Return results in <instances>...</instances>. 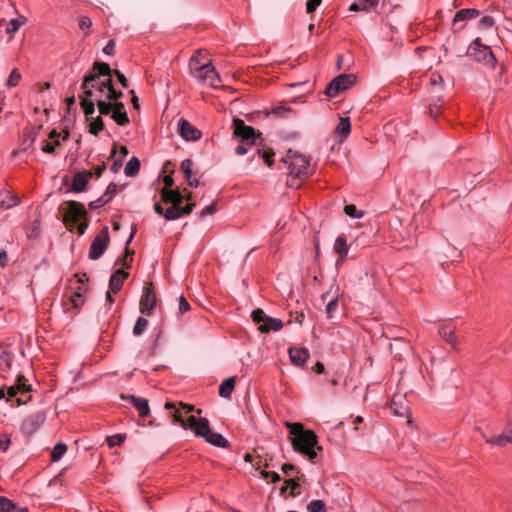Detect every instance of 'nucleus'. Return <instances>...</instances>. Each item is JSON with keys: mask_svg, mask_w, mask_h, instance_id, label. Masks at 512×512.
Returning a JSON list of instances; mask_svg holds the SVG:
<instances>
[{"mask_svg": "<svg viewBox=\"0 0 512 512\" xmlns=\"http://www.w3.org/2000/svg\"><path fill=\"white\" fill-rule=\"evenodd\" d=\"M261 476H262L264 479L271 478V481H272L273 483L278 482V481H280V479H281V478H280V475H279L277 472H274V471H272V472H268V471L263 470V471H261Z\"/></svg>", "mask_w": 512, "mask_h": 512, "instance_id": "4d7b16f0", "label": "nucleus"}, {"mask_svg": "<svg viewBox=\"0 0 512 512\" xmlns=\"http://www.w3.org/2000/svg\"><path fill=\"white\" fill-rule=\"evenodd\" d=\"M178 130L180 136L186 141H197L202 136L201 131L184 118L179 119Z\"/></svg>", "mask_w": 512, "mask_h": 512, "instance_id": "9b49d317", "label": "nucleus"}, {"mask_svg": "<svg viewBox=\"0 0 512 512\" xmlns=\"http://www.w3.org/2000/svg\"><path fill=\"white\" fill-rule=\"evenodd\" d=\"M337 307H338V298L335 297V298L331 299L328 302V304L326 305L325 311H326L328 318L332 317V314L337 309Z\"/></svg>", "mask_w": 512, "mask_h": 512, "instance_id": "864d4df0", "label": "nucleus"}, {"mask_svg": "<svg viewBox=\"0 0 512 512\" xmlns=\"http://www.w3.org/2000/svg\"><path fill=\"white\" fill-rule=\"evenodd\" d=\"M110 242L109 236V228L104 226L94 237L90 249H89V259L97 260L99 259L104 252L106 251L108 244Z\"/></svg>", "mask_w": 512, "mask_h": 512, "instance_id": "39448f33", "label": "nucleus"}, {"mask_svg": "<svg viewBox=\"0 0 512 512\" xmlns=\"http://www.w3.org/2000/svg\"><path fill=\"white\" fill-rule=\"evenodd\" d=\"M194 432L197 437L205 438L210 432L209 421L206 418H196L195 416L188 417V426Z\"/></svg>", "mask_w": 512, "mask_h": 512, "instance_id": "f8f14e48", "label": "nucleus"}, {"mask_svg": "<svg viewBox=\"0 0 512 512\" xmlns=\"http://www.w3.org/2000/svg\"><path fill=\"white\" fill-rule=\"evenodd\" d=\"M235 377L226 378L219 387V395L222 398H229L235 388Z\"/></svg>", "mask_w": 512, "mask_h": 512, "instance_id": "a878e982", "label": "nucleus"}, {"mask_svg": "<svg viewBox=\"0 0 512 512\" xmlns=\"http://www.w3.org/2000/svg\"><path fill=\"white\" fill-rule=\"evenodd\" d=\"M67 452V446L63 443L56 444L51 452V460L53 462L59 461Z\"/></svg>", "mask_w": 512, "mask_h": 512, "instance_id": "f704fd0d", "label": "nucleus"}, {"mask_svg": "<svg viewBox=\"0 0 512 512\" xmlns=\"http://www.w3.org/2000/svg\"><path fill=\"white\" fill-rule=\"evenodd\" d=\"M71 302L73 304V307L78 308V307L82 306L84 300L80 293H76L72 296Z\"/></svg>", "mask_w": 512, "mask_h": 512, "instance_id": "0e129e2a", "label": "nucleus"}, {"mask_svg": "<svg viewBox=\"0 0 512 512\" xmlns=\"http://www.w3.org/2000/svg\"><path fill=\"white\" fill-rule=\"evenodd\" d=\"M480 12L477 9H461L456 12L453 25L456 26L459 22H465L468 19H473L479 16Z\"/></svg>", "mask_w": 512, "mask_h": 512, "instance_id": "b1692460", "label": "nucleus"}, {"mask_svg": "<svg viewBox=\"0 0 512 512\" xmlns=\"http://www.w3.org/2000/svg\"><path fill=\"white\" fill-rule=\"evenodd\" d=\"M80 105L83 109L86 120H89L90 117L95 112V102L93 100H89V99H81Z\"/></svg>", "mask_w": 512, "mask_h": 512, "instance_id": "72a5a7b5", "label": "nucleus"}, {"mask_svg": "<svg viewBox=\"0 0 512 512\" xmlns=\"http://www.w3.org/2000/svg\"><path fill=\"white\" fill-rule=\"evenodd\" d=\"M78 25L81 30L89 29L92 26V21L88 16H80Z\"/></svg>", "mask_w": 512, "mask_h": 512, "instance_id": "5fc2aeb1", "label": "nucleus"}, {"mask_svg": "<svg viewBox=\"0 0 512 512\" xmlns=\"http://www.w3.org/2000/svg\"><path fill=\"white\" fill-rule=\"evenodd\" d=\"M344 211L348 216L353 218H361L363 216V212H359L353 204L346 205Z\"/></svg>", "mask_w": 512, "mask_h": 512, "instance_id": "3c124183", "label": "nucleus"}, {"mask_svg": "<svg viewBox=\"0 0 512 512\" xmlns=\"http://www.w3.org/2000/svg\"><path fill=\"white\" fill-rule=\"evenodd\" d=\"M156 305V294L150 287L144 288V294L140 301V310L142 313L151 314Z\"/></svg>", "mask_w": 512, "mask_h": 512, "instance_id": "4468645a", "label": "nucleus"}, {"mask_svg": "<svg viewBox=\"0 0 512 512\" xmlns=\"http://www.w3.org/2000/svg\"><path fill=\"white\" fill-rule=\"evenodd\" d=\"M114 74L116 75V77H117L118 81L120 82V84L122 85V87L127 88L128 81H127V78L125 77V75L118 70H115Z\"/></svg>", "mask_w": 512, "mask_h": 512, "instance_id": "774afa93", "label": "nucleus"}, {"mask_svg": "<svg viewBox=\"0 0 512 512\" xmlns=\"http://www.w3.org/2000/svg\"><path fill=\"white\" fill-rule=\"evenodd\" d=\"M233 136L238 138L242 143L246 145H256L258 135L255 133V129L252 126H248L242 119H233Z\"/></svg>", "mask_w": 512, "mask_h": 512, "instance_id": "423d86ee", "label": "nucleus"}, {"mask_svg": "<svg viewBox=\"0 0 512 512\" xmlns=\"http://www.w3.org/2000/svg\"><path fill=\"white\" fill-rule=\"evenodd\" d=\"M46 415L43 412H37L26 418L22 424V429L27 434L36 432L45 422Z\"/></svg>", "mask_w": 512, "mask_h": 512, "instance_id": "ddd939ff", "label": "nucleus"}, {"mask_svg": "<svg viewBox=\"0 0 512 512\" xmlns=\"http://www.w3.org/2000/svg\"><path fill=\"white\" fill-rule=\"evenodd\" d=\"M255 145H246V143H242L239 144L236 148H235V153L237 155H244L246 154L248 151H250Z\"/></svg>", "mask_w": 512, "mask_h": 512, "instance_id": "bf43d9fd", "label": "nucleus"}, {"mask_svg": "<svg viewBox=\"0 0 512 512\" xmlns=\"http://www.w3.org/2000/svg\"><path fill=\"white\" fill-rule=\"evenodd\" d=\"M308 512H326L323 500H313L307 505Z\"/></svg>", "mask_w": 512, "mask_h": 512, "instance_id": "37998d69", "label": "nucleus"}, {"mask_svg": "<svg viewBox=\"0 0 512 512\" xmlns=\"http://www.w3.org/2000/svg\"><path fill=\"white\" fill-rule=\"evenodd\" d=\"M81 88L83 89L84 96L81 99H89L95 95L94 91L96 88V83L94 82L93 76H85L81 85Z\"/></svg>", "mask_w": 512, "mask_h": 512, "instance_id": "393cba45", "label": "nucleus"}, {"mask_svg": "<svg viewBox=\"0 0 512 512\" xmlns=\"http://www.w3.org/2000/svg\"><path fill=\"white\" fill-rule=\"evenodd\" d=\"M128 277V273L122 269H118L109 280V289L112 293H117L121 290L125 279Z\"/></svg>", "mask_w": 512, "mask_h": 512, "instance_id": "f3484780", "label": "nucleus"}, {"mask_svg": "<svg viewBox=\"0 0 512 512\" xmlns=\"http://www.w3.org/2000/svg\"><path fill=\"white\" fill-rule=\"evenodd\" d=\"M140 170V161L137 157H132L126 164L124 172L127 176H134Z\"/></svg>", "mask_w": 512, "mask_h": 512, "instance_id": "2f4dec72", "label": "nucleus"}, {"mask_svg": "<svg viewBox=\"0 0 512 512\" xmlns=\"http://www.w3.org/2000/svg\"><path fill=\"white\" fill-rule=\"evenodd\" d=\"M251 317L255 323H264L268 316L264 313L262 309H256L252 311Z\"/></svg>", "mask_w": 512, "mask_h": 512, "instance_id": "09e8293b", "label": "nucleus"}, {"mask_svg": "<svg viewBox=\"0 0 512 512\" xmlns=\"http://www.w3.org/2000/svg\"><path fill=\"white\" fill-rule=\"evenodd\" d=\"M107 99L96 98L95 102L97 104L98 110L101 115H108L112 112V102H107Z\"/></svg>", "mask_w": 512, "mask_h": 512, "instance_id": "e433bc0d", "label": "nucleus"}, {"mask_svg": "<svg viewBox=\"0 0 512 512\" xmlns=\"http://www.w3.org/2000/svg\"><path fill=\"white\" fill-rule=\"evenodd\" d=\"M182 216L181 206L172 205L165 210L164 217L167 220H176Z\"/></svg>", "mask_w": 512, "mask_h": 512, "instance_id": "c9c22d12", "label": "nucleus"}, {"mask_svg": "<svg viewBox=\"0 0 512 512\" xmlns=\"http://www.w3.org/2000/svg\"><path fill=\"white\" fill-rule=\"evenodd\" d=\"M85 215L86 211L84 206L77 201L71 200L66 203V210L63 215V221L66 224L69 222L75 224Z\"/></svg>", "mask_w": 512, "mask_h": 512, "instance_id": "1a4fd4ad", "label": "nucleus"}, {"mask_svg": "<svg viewBox=\"0 0 512 512\" xmlns=\"http://www.w3.org/2000/svg\"><path fill=\"white\" fill-rule=\"evenodd\" d=\"M355 76L352 74H341L334 78L325 89V94L330 97H336L340 92L350 88L355 82Z\"/></svg>", "mask_w": 512, "mask_h": 512, "instance_id": "0eeeda50", "label": "nucleus"}, {"mask_svg": "<svg viewBox=\"0 0 512 512\" xmlns=\"http://www.w3.org/2000/svg\"><path fill=\"white\" fill-rule=\"evenodd\" d=\"M379 0H356L349 7L350 11L368 12L378 6Z\"/></svg>", "mask_w": 512, "mask_h": 512, "instance_id": "5701e85b", "label": "nucleus"}, {"mask_svg": "<svg viewBox=\"0 0 512 512\" xmlns=\"http://www.w3.org/2000/svg\"><path fill=\"white\" fill-rule=\"evenodd\" d=\"M335 132L342 138L345 139L351 132V123L348 117H341L338 125L336 126Z\"/></svg>", "mask_w": 512, "mask_h": 512, "instance_id": "cd10ccee", "label": "nucleus"}, {"mask_svg": "<svg viewBox=\"0 0 512 512\" xmlns=\"http://www.w3.org/2000/svg\"><path fill=\"white\" fill-rule=\"evenodd\" d=\"M442 82H443V79H442L441 75H439V74H432V76L430 78V84L433 87L441 86Z\"/></svg>", "mask_w": 512, "mask_h": 512, "instance_id": "338daca9", "label": "nucleus"}, {"mask_svg": "<svg viewBox=\"0 0 512 512\" xmlns=\"http://www.w3.org/2000/svg\"><path fill=\"white\" fill-rule=\"evenodd\" d=\"M161 196L165 203H172V205L176 206L181 205L183 201V196L178 190H168L163 188Z\"/></svg>", "mask_w": 512, "mask_h": 512, "instance_id": "4be33fe9", "label": "nucleus"}, {"mask_svg": "<svg viewBox=\"0 0 512 512\" xmlns=\"http://www.w3.org/2000/svg\"><path fill=\"white\" fill-rule=\"evenodd\" d=\"M190 310V304L187 299L181 295L178 298V314H184Z\"/></svg>", "mask_w": 512, "mask_h": 512, "instance_id": "8fccbe9b", "label": "nucleus"}, {"mask_svg": "<svg viewBox=\"0 0 512 512\" xmlns=\"http://www.w3.org/2000/svg\"><path fill=\"white\" fill-rule=\"evenodd\" d=\"M291 362L296 366H304L309 358V350L304 347H291L288 350Z\"/></svg>", "mask_w": 512, "mask_h": 512, "instance_id": "2eb2a0df", "label": "nucleus"}, {"mask_svg": "<svg viewBox=\"0 0 512 512\" xmlns=\"http://www.w3.org/2000/svg\"><path fill=\"white\" fill-rule=\"evenodd\" d=\"M147 326H148V320L146 318L139 317L136 321V324L134 325L133 334L135 336L142 335L144 333V331L146 330Z\"/></svg>", "mask_w": 512, "mask_h": 512, "instance_id": "a19ab883", "label": "nucleus"}, {"mask_svg": "<svg viewBox=\"0 0 512 512\" xmlns=\"http://www.w3.org/2000/svg\"><path fill=\"white\" fill-rule=\"evenodd\" d=\"M193 161L191 159H185L181 163V170L183 171L186 180L193 177L192 174Z\"/></svg>", "mask_w": 512, "mask_h": 512, "instance_id": "c03bdc74", "label": "nucleus"}, {"mask_svg": "<svg viewBox=\"0 0 512 512\" xmlns=\"http://www.w3.org/2000/svg\"><path fill=\"white\" fill-rule=\"evenodd\" d=\"M111 69L107 63L104 62H95L93 64V70L88 76L94 77V82L101 81V77L111 78Z\"/></svg>", "mask_w": 512, "mask_h": 512, "instance_id": "a211bd4d", "label": "nucleus"}, {"mask_svg": "<svg viewBox=\"0 0 512 512\" xmlns=\"http://www.w3.org/2000/svg\"><path fill=\"white\" fill-rule=\"evenodd\" d=\"M292 110L286 105H278L272 109V113L278 116H282L286 113H291Z\"/></svg>", "mask_w": 512, "mask_h": 512, "instance_id": "6e6d98bb", "label": "nucleus"}, {"mask_svg": "<svg viewBox=\"0 0 512 512\" xmlns=\"http://www.w3.org/2000/svg\"><path fill=\"white\" fill-rule=\"evenodd\" d=\"M21 80V74L20 72L18 71L17 68H14L11 72H10V75L8 77V80H7V85L9 87H15L18 85L19 81Z\"/></svg>", "mask_w": 512, "mask_h": 512, "instance_id": "a18cd8bd", "label": "nucleus"}, {"mask_svg": "<svg viewBox=\"0 0 512 512\" xmlns=\"http://www.w3.org/2000/svg\"><path fill=\"white\" fill-rule=\"evenodd\" d=\"M16 510V504L7 497L0 496V512H12Z\"/></svg>", "mask_w": 512, "mask_h": 512, "instance_id": "58836bf2", "label": "nucleus"}, {"mask_svg": "<svg viewBox=\"0 0 512 512\" xmlns=\"http://www.w3.org/2000/svg\"><path fill=\"white\" fill-rule=\"evenodd\" d=\"M60 145V141L58 139L53 142H49L45 140L43 142L42 151L45 153H53L55 151V147Z\"/></svg>", "mask_w": 512, "mask_h": 512, "instance_id": "603ef678", "label": "nucleus"}, {"mask_svg": "<svg viewBox=\"0 0 512 512\" xmlns=\"http://www.w3.org/2000/svg\"><path fill=\"white\" fill-rule=\"evenodd\" d=\"M91 175V172L88 173V175L82 172L76 173L72 181V190L75 192H81L87 185L88 177Z\"/></svg>", "mask_w": 512, "mask_h": 512, "instance_id": "bb28decb", "label": "nucleus"}, {"mask_svg": "<svg viewBox=\"0 0 512 512\" xmlns=\"http://www.w3.org/2000/svg\"><path fill=\"white\" fill-rule=\"evenodd\" d=\"M486 443L504 447L508 444H512V427L504 430L501 434L492 437L484 436Z\"/></svg>", "mask_w": 512, "mask_h": 512, "instance_id": "dca6fc26", "label": "nucleus"}, {"mask_svg": "<svg viewBox=\"0 0 512 512\" xmlns=\"http://www.w3.org/2000/svg\"><path fill=\"white\" fill-rule=\"evenodd\" d=\"M390 407L393 410L395 415H397L399 417H406L407 423L408 424L412 423V419L410 417L411 416L410 407H409L408 401L405 396L400 395V394L393 395V397L391 399Z\"/></svg>", "mask_w": 512, "mask_h": 512, "instance_id": "9d476101", "label": "nucleus"}, {"mask_svg": "<svg viewBox=\"0 0 512 512\" xmlns=\"http://www.w3.org/2000/svg\"><path fill=\"white\" fill-rule=\"evenodd\" d=\"M94 94H96V98H103L109 101L118 100L122 97V92L114 89L112 78H104L102 81H97Z\"/></svg>", "mask_w": 512, "mask_h": 512, "instance_id": "6e6552de", "label": "nucleus"}, {"mask_svg": "<svg viewBox=\"0 0 512 512\" xmlns=\"http://www.w3.org/2000/svg\"><path fill=\"white\" fill-rule=\"evenodd\" d=\"M289 429L293 450L313 461L317 457L318 446L317 435L312 430H305L301 423L285 422Z\"/></svg>", "mask_w": 512, "mask_h": 512, "instance_id": "f257e3e1", "label": "nucleus"}, {"mask_svg": "<svg viewBox=\"0 0 512 512\" xmlns=\"http://www.w3.org/2000/svg\"><path fill=\"white\" fill-rule=\"evenodd\" d=\"M467 55L478 62H483L486 65L494 67L496 58L490 48L481 42L480 38H476L471 42L467 49Z\"/></svg>", "mask_w": 512, "mask_h": 512, "instance_id": "20e7f679", "label": "nucleus"}, {"mask_svg": "<svg viewBox=\"0 0 512 512\" xmlns=\"http://www.w3.org/2000/svg\"><path fill=\"white\" fill-rule=\"evenodd\" d=\"M322 0H307L306 3V11L307 13H312L316 10V8L321 4Z\"/></svg>", "mask_w": 512, "mask_h": 512, "instance_id": "052dcab7", "label": "nucleus"}, {"mask_svg": "<svg viewBox=\"0 0 512 512\" xmlns=\"http://www.w3.org/2000/svg\"><path fill=\"white\" fill-rule=\"evenodd\" d=\"M334 250L341 256L343 259L348 254V246L346 240L343 237H337L334 243Z\"/></svg>", "mask_w": 512, "mask_h": 512, "instance_id": "473e14b6", "label": "nucleus"}, {"mask_svg": "<svg viewBox=\"0 0 512 512\" xmlns=\"http://www.w3.org/2000/svg\"><path fill=\"white\" fill-rule=\"evenodd\" d=\"M216 212V203H212L210 205H208L207 207H205L201 213H200V218H204L206 215H212Z\"/></svg>", "mask_w": 512, "mask_h": 512, "instance_id": "680f3d73", "label": "nucleus"}, {"mask_svg": "<svg viewBox=\"0 0 512 512\" xmlns=\"http://www.w3.org/2000/svg\"><path fill=\"white\" fill-rule=\"evenodd\" d=\"M125 438L126 437L123 434H115L112 436H108L106 440H107L108 446L113 447L116 445H121L124 442Z\"/></svg>", "mask_w": 512, "mask_h": 512, "instance_id": "de8ad7c7", "label": "nucleus"}, {"mask_svg": "<svg viewBox=\"0 0 512 512\" xmlns=\"http://www.w3.org/2000/svg\"><path fill=\"white\" fill-rule=\"evenodd\" d=\"M205 440L216 447H228V441L220 433L213 432L212 430L205 437Z\"/></svg>", "mask_w": 512, "mask_h": 512, "instance_id": "c85d7f7f", "label": "nucleus"}, {"mask_svg": "<svg viewBox=\"0 0 512 512\" xmlns=\"http://www.w3.org/2000/svg\"><path fill=\"white\" fill-rule=\"evenodd\" d=\"M284 324L281 319L272 318L268 316L266 321L259 326V331L261 333H268L270 331L277 332L283 328Z\"/></svg>", "mask_w": 512, "mask_h": 512, "instance_id": "412c9836", "label": "nucleus"}, {"mask_svg": "<svg viewBox=\"0 0 512 512\" xmlns=\"http://www.w3.org/2000/svg\"><path fill=\"white\" fill-rule=\"evenodd\" d=\"M436 98H437L436 101L431 102L429 104V112H430L431 117H433V118H436L437 115L439 114V111L441 108V103H442L440 96H436Z\"/></svg>", "mask_w": 512, "mask_h": 512, "instance_id": "49530a36", "label": "nucleus"}, {"mask_svg": "<svg viewBox=\"0 0 512 512\" xmlns=\"http://www.w3.org/2000/svg\"><path fill=\"white\" fill-rule=\"evenodd\" d=\"M26 22L27 18L25 16H20L19 18L10 20L6 27V33L10 35L15 34L22 25L26 24Z\"/></svg>", "mask_w": 512, "mask_h": 512, "instance_id": "7c9ffc66", "label": "nucleus"}, {"mask_svg": "<svg viewBox=\"0 0 512 512\" xmlns=\"http://www.w3.org/2000/svg\"><path fill=\"white\" fill-rule=\"evenodd\" d=\"M440 337L452 346L453 349H457V338L455 336V330L450 325H442L438 329Z\"/></svg>", "mask_w": 512, "mask_h": 512, "instance_id": "aec40b11", "label": "nucleus"}, {"mask_svg": "<svg viewBox=\"0 0 512 512\" xmlns=\"http://www.w3.org/2000/svg\"><path fill=\"white\" fill-rule=\"evenodd\" d=\"M494 25V19L490 16H484L480 20V26L483 28H490Z\"/></svg>", "mask_w": 512, "mask_h": 512, "instance_id": "e2e57ef3", "label": "nucleus"}, {"mask_svg": "<svg viewBox=\"0 0 512 512\" xmlns=\"http://www.w3.org/2000/svg\"><path fill=\"white\" fill-rule=\"evenodd\" d=\"M173 421L174 422H177V423H180V425L184 428V429H187V426H188V420L185 421L183 418H182V415H181V412L180 410H175L174 413H173Z\"/></svg>", "mask_w": 512, "mask_h": 512, "instance_id": "13d9d810", "label": "nucleus"}, {"mask_svg": "<svg viewBox=\"0 0 512 512\" xmlns=\"http://www.w3.org/2000/svg\"><path fill=\"white\" fill-rule=\"evenodd\" d=\"M19 204V199L16 196L11 195L9 192L0 193V206L6 209H10Z\"/></svg>", "mask_w": 512, "mask_h": 512, "instance_id": "c756f323", "label": "nucleus"}, {"mask_svg": "<svg viewBox=\"0 0 512 512\" xmlns=\"http://www.w3.org/2000/svg\"><path fill=\"white\" fill-rule=\"evenodd\" d=\"M125 399L128 400L139 411V416L141 418L148 416L150 408L147 399L135 397L132 395L127 396Z\"/></svg>", "mask_w": 512, "mask_h": 512, "instance_id": "6ab92c4d", "label": "nucleus"}, {"mask_svg": "<svg viewBox=\"0 0 512 512\" xmlns=\"http://www.w3.org/2000/svg\"><path fill=\"white\" fill-rule=\"evenodd\" d=\"M282 161L289 170L287 183L292 188L300 187L303 180L312 173L309 159L296 151L288 150Z\"/></svg>", "mask_w": 512, "mask_h": 512, "instance_id": "f03ea898", "label": "nucleus"}, {"mask_svg": "<svg viewBox=\"0 0 512 512\" xmlns=\"http://www.w3.org/2000/svg\"><path fill=\"white\" fill-rule=\"evenodd\" d=\"M189 66L193 76L198 80L214 88L220 85V77L211 63L200 64L196 57H192Z\"/></svg>", "mask_w": 512, "mask_h": 512, "instance_id": "7ed1b4c3", "label": "nucleus"}, {"mask_svg": "<svg viewBox=\"0 0 512 512\" xmlns=\"http://www.w3.org/2000/svg\"><path fill=\"white\" fill-rule=\"evenodd\" d=\"M256 153L260 158L263 159L264 163L267 166H271L274 162L275 153L272 150H261L260 148H256Z\"/></svg>", "mask_w": 512, "mask_h": 512, "instance_id": "4c0bfd02", "label": "nucleus"}, {"mask_svg": "<svg viewBox=\"0 0 512 512\" xmlns=\"http://www.w3.org/2000/svg\"><path fill=\"white\" fill-rule=\"evenodd\" d=\"M103 129H104V122L100 116L97 117L94 121L90 122L89 133L96 136Z\"/></svg>", "mask_w": 512, "mask_h": 512, "instance_id": "79ce46f5", "label": "nucleus"}, {"mask_svg": "<svg viewBox=\"0 0 512 512\" xmlns=\"http://www.w3.org/2000/svg\"><path fill=\"white\" fill-rule=\"evenodd\" d=\"M103 52L107 55H113L115 52V42L113 40H109L103 48Z\"/></svg>", "mask_w": 512, "mask_h": 512, "instance_id": "69168bd1", "label": "nucleus"}, {"mask_svg": "<svg viewBox=\"0 0 512 512\" xmlns=\"http://www.w3.org/2000/svg\"><path fill=\"white\" fill-rule=\"evenodd\" d=\"M111 118L120 126H126L130 122L126 112L112 111Z\"/></svg>", "mask_w": 512, "mask_h": 512, "instance_id": "ea45409f", "label": "nucleus"}]
</instances>
